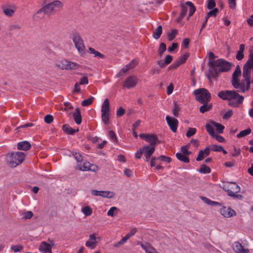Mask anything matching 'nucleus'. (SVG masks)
Instances as JSON below:
<instances>
[{"instance_id":"1","label":"nucleus","mask_w":253,"mask_h":253,"mask_svg":"<svg viewBox=\"0 0 253 253\" xmlns=\"http://www.w3.org/2000/svg\"><path fill=\"white\" fill-rule=\"evenodd\" d=\"M217 95L223 100H228V105L233 107H238L243 103L244 99L243 95H240L235 90L220 91Z\"/></svg>"},{"instance_id":"2","label":"nucleus","mask_w":253,"mask_h":253,"mask_svg":"<svg viewBox=\"0 0 253 253\" xmlns=\"http://www.w3.org/2000/svg\"><path fill=\"white\" fill-rule=\"evenodd\" d=\"M44 3L46 5L34 15V19L38 20L43 17V13L50 14L56 8H60L62 6V2L59 0H44Z\"/></svg>"},{"instance_id":"3","label":"nucleus","mask_w":253,"mask_h":253,"mask_svg":"<svg viewBox=\"0 0 253 253\" xmlns=\"http://www.w3.org/2000/svg\"><path fill=\"white\" fill-rule=\"evenodd\" d=\"M212 66L211 68L213 73H211V76L215 77L218 74L221 72H226L229 71L231 68L234 66V64L231 62H228L223 58L216 59L215 61H213Z\"/></svg>"},{"instance_id":"4","label":"nucleus","mask_w":253,"mask_h":253,"mask_svg":"<svg viewBox=\"0 0 253 253\" xmlns=\"http://www.w3.org/2000/svg\"><path fill=\"white\" fill-rule=\"evenodd\" d=\"M25 158V154L21 152L8 153L6 156V162L8 165L15 168L21 164Z\"/></svg>"},{"instance_id":"5","label":"nucleus","mask_w":253,"mask_h":253,"mask_svg":"<svg viewBox=\"0 0 253 253\" xmlns=\"http://www.w3.org/2000/svg\"><path fill=\"white\" fill-rule=\"evenodd\" d=\"M223 189L227 192L228 195L230 197L239 199L242 198L241 195L237 194L240 192V187L235 183H228L223 186Z\"/></svg>"},{"instance_id":"6","label":"nucleus","mask_w":253,"mask_h":253,"mask_svg":"<svg viewBox=\"0 0 253 253\" xmlns=\"http://www.w3.org/2000/svg\"><path fill=\"white\" fill-rule=\"evenodd\" d=\"M72 39L79 53L81 56H84L85 53V46L80 34L77 33H74Z\"/></svg>"},{"instance_id":"7","label":"nucleus","mask_w":253,"mask_h":253,"mask_svg":"<svg viewBox=\"0 0 253 253\" xmlns=\"http://www.w3.org/2000/svg\"><path fill=\"white\" fill-rule=\"evenodd\" d=\"M196 98L200 103H208L211 99V94L209 91L204 88L194 91Z\"/></svg>"},{"instance_id":"8","label":"nucleus","mask_w":253,"mask_h":253,"mask_svg":"<svg viewBox=\"0 0 253 253\" xmlns=\"http://www.w3.org/2000/svg\"><path fill=\"white\" fill-rule=\"evenodd\" d=\"M101 119L105 125L109 124L110 105L108 99L106 98L101 106Z\"/></svg>"},{"instance_id":"9","label":"nucleus","mask_w":253,"mask_h":253,"mask_svg":"<svg viewBox=\"0 0 253 253\" xmlns=\"http://www.w3.org/2000/svg\"><path fill=\"white\" fill-rule=\"evenodd\" d=\"M139 137L149 143L151 146L155 147L157 144L159 143L157 136L153 134L141 133L139 134Z\"/></svg>"},{"instance_id":"10","label":"nucleus","mask_w":253,"mask_h":253,"mask_svg":"<svg viewBox=\"0 0 253 253\" xmlns=\"http://www.w3.org/2000/svg\"><path fill=\"white\" fill-rule=\"evenodd\" d=\"M138 78L136 76L131 75L126 78L124 82L123 86L124 88L130 89L135 86L138 83Z\"/></svg>"},{"instance_id":"11","label":"nucleus","mask_w":253,"mask_h":253,"mask_svg":"<svg viewBox=\"0 0 253 253\" xmlns=\"http://www.w3.org/2000/svg\"><path fill=\"white\" fill-rule=\"evenodd\" d=\"M252 82L249 80H246L245 78L243 80L241 83L239 82V80L237 81V86H233L235 89H240L242 92H245L248 91L250 88V85Z\"/></svg>"},{"instance_id":"12","label":"nucleus","mask_w":253,"mask_h":253,"mask_svg":"<svg viewBox=\"0 0 253 253\" xmlns=\"http://www.w3.org/2000/svg\"><path fill=\"white\" fill-rule=\"evenodd\" d=\"M136 65L137 62L134 60H132L125 67L122 68L119 72L117 74L116 76L118 77L124 75L127 71L133 69L136 66Z\"/></svg>"},{"instance_id":"13","label":"nucleus","mask_w":253,"mask_h":253,"mask_svg":"<svg viewBox=\"0 0 253 253\" xmlns=\"http://www.w3.org/2000/svg\"><path fill=\"white\" fill-rule=\"evenodd\" d=\"M220 214L225 218H229L235 216L236 214L235 211L230 207H222L219 211Z\"/></svg>"},{"instance_id":"14","label":"nucleus","mask_w":253,"mask_h":253,"mask_svg":"<svg viewBox=\"0 0 253 253\" xmlns=\"http://www.w3.org/2000/svg\"><path fill=\"white\" fill-rule=\"evenodd\" d=\"M166 120L171 130L173 132H175L177 130L178 126V120L175 118H171L169 116L166 117Z\"/></svg>"},{"instance_id":"15","label":"nucleus","mask_w":253,"mask_h":253,"mask_svg":"<svg viewBox=\"0 0 253 253\" xmlns=\"http://www.w3.org/2000/svg\"><path fill=\"white\" fill-rule=\"evenodd\" d=\"M139 245H140L141 248L146 253H159L154 248L148 243H139Z\"/></svg>"},{"instance_id":"16","label":"nucleus","mask_w":253,"mask_h":253,"mask_svg":"<svg viewBox=\"0 0 253 253\" xmlns=\"http://www.w3.org/2000/svg\"><path fill=\"white\" fill-rule=\"evenodd\" d=\"M51 249L52 247L50 244L45 242H42L41 244L39 250L40 252L43 253H51Z\"/></svg>"},{"instance_id":"17","label":"nucleus","mask_w":253,"mask_h":253,"mask_svg":"<svg viewBox=\"0 0 253 253\" xmlns=\"http://www.w3.org/2000/svg\"><path fill=\"white\" fill-rule=\"evenodd\" d=\"M17 149L18 150L27 151L31 148L30 143L27 141H23L19 142L17 145Z\"/></svg>"},{"instance_id":"18","label":"nucleus","mask_w":253,"mask_h":253,"mask_svg":"<svg viewBox=\"0 0 253 253\" xmlns=\"http://www.w3.org/2000/svg\"><path fill=\"white\" fill-rule=\"evenodd\" d=\"M233 248L235 252L238 253H248L249 252L248 249H244L242 245L239 242L234 243Z\"/></svg>"},{"instance_id":"19","label":"nucleus","mask_w":253,"mask_h":253,"mask_svg":"<svg viewBox=\"0 0 253 253\" xmlns=\"http://www.w3.org/2000/svg\"><path fill=\"white\" fill-rule=\"evenodd\" d=\"M141 149L144 155H147L149 156H152V155L154 153L155 150V147L154 146L146 145L142 147Z\"/></svg>"},{"instance_id":"20","label":"nucleus","mask_w":253,"mask_h":253,"mask_svg":"<svg viewBox=\"0 0 253 253\" xmlns=\"http://www.w3.org/2000/svg\"><path fill=\"white\" fill-rule=\"evenodd\" d=\"M96 237L94 234H91L89 236V239L85 243V246L89 247L91 249L95 248L96 246Z\"/></svg>"},{"instance_id":"21","label":"nucleus","mask_w":253,"mask_h":253,"mask_svg":"<svg viewBox=\"0 0 253 253\" xmlns=\"http://www.w3.org/2000/svg\"><path fill=\"white\" fill-rule=\"evenodd\" d=\"M73 117L75 122L77 125L81 124L82 122V116L80 110L79 108H77L75 109V112L73 114Z\"/></svg>"},{"instance_id":"22","label":"nucleus","mask_w":253,"mask_h":253,"mask_svg":"<svg viewBox=\"0 0 253 253\" xmlns=\"http://www.w3.org/2000/svg\"><path fill=\"white\" fill-rule=\"evenodd\" d=\"M180 7L181 8L180 13L179 17L176 19V21L178 23L180 22L181 20L184 17L187 11V7L184 4H181Z\"/></svg>"},{"instance_id":"23","label":"nucleus","mask_w":253,"mask_h":253,"mask_svg":"<svg viewBox=\"0 0 253 253\" xmlns=\"http://www.w3.org/2000/svg\"><path fill=\"white\" fill-rule=\"evenodd\" d=\"M241 75V72H237L234 71L232 76L231 84L233 86H237V81L239 80L238 78Z\"/></svg>"},{"instance_id":"24","label":"nucleus","mask_w":253,"mask_h":253,"mask_svg":"<svg viewBox=\"0 0 253 253\" xmlns=\"http://www.w3.org/2000/svg\"><path fill=\"white\" fill-rule=\"evenodd\" d=\"M245 49V45L244 44H241L239 46V50L238 51L236 58L238 60H242L244 57V51Z\"/></svg>"},{"instance_id":"25","label":"nucleus","mask_w":253,"mask_h":253,"mask_svg":"<svg viewBox=\"0 0 253 253\" xmlns=\"http://www.w3.org/2000/svg\"><path fill=\"white\" fill-rule=\"evenodd\" d=\"M200 198L203 202H204V203H205L206 204H207L208 205H210L211 206L220 205V204L219 203L215 202V201H211V200H210V199H209L206 197L201 196V197H200Z\"/></svg>"},{"instance_id":"26","label":"nucleus","mask_w":253,"mask_h":253,"mask_svg":"<svg viewBox=\"0 0 253 253\" xmlns=\"http://www.w3.org/2000/svg\"><path fill=\"white\" fill-rule=\"evenodd\" d=\"M90 166V163L87 162H84L82 165L81 164H79L77 166V169L81 171H89V168Z\"/></svg>"},{"instance_id":"27","label":"nucleus","mask_w":253,"mask_h":253,"mask_svg":"<svg viewBox=\"0 0 253 253\" xmlns=\"http://www.w3.org/2000/svg\"><path fill=\"white\" fill-rule=\"evenodd\" d=\"M176 158L184 163H188L189 162V159L187 155H185L181 153H177L175 155Z\"/></svg>"},{"instance_id":"28","label":"nucleus","mask_w":253,"mask_h":253,"mask_svg":"<svg viewBox=\"0 0 253 253\" xmlns=\"http://www.w3.org/2000/svg\"><path fill=\"white\" fill-rule=\"evenodd\" d=\"M162 33V26L161 25H159L157 27L155 31L153 32V37L156 39H159Z\"/></svg>"},{"instance_id":"29","label":"nucleus","mask_w":253,"mask_h":253,"mask_svg":"<svg viewBox=\"0 0 253 253\" xmlns=\"http://www.w3.org/2000/svg\"><path fill=\"white\" fill-rule=\"evenodd\" d=\"M68 60L66 59L61 60L57 64V66L63 70H67Z\"/></svg>"},{"instance_id":"30","label":"nucleus","mask_w":253,"mask_h":253,"mask_svg":"<svg viewBox=\"0 0 253 253\" xmlns=\"http://www.w3.org/2000/svg\"><path fill=\"white\" fill-rule=\"evenodd\" d=\"M88 50L90 53L94 54V57H97L100 59H103L105 58V55L98 51L95 50L92 47H89Z\"/></svg>"},{"instance_id":"31","label":"nucleus","mask_w":253,"mask_h":253,"mask_svg":"<svg viewBox=\"0 0 253 253\" xmlns=\"http://www.w3.org/2000/svg\"><path fill=\"white\" fill-rule=\"evenodd\" d=\"M198 171L201 173L207 174L210 173L211 169L210 167L207 166L206 165H202L198 170Z\"/></svg>"},{"instance_id":"32","label":"nucleus","mask_w":253,"mask_h":253,"mask_svg":"<svg viewBox=\"0 0 253 253\" xmlns=\"http://www.w3.org/2000/svg\"><path fill=\"white\" fill-rule=\"evenodd\" d=\"M185 4L189 6L190 7L189 11V17L188 18L193 15V14L195 12V7L194 5H193V3L191 1H186L185 2Z\"/></svg>"},{"instance_id":"33","label":"nucleus","mask_w":253,"mask_h":253,"mask_svg":"<svg viewBox=\"0 0 253 253\" xmlns=\"http://www.w3.org/2000/svg\"><path fill=\"white\" fill-rule=\"evenodd\" d=\"M81 211L86 216L90 215L92 212V209L88 206L82 208Z\"/></svg>"},{"instance_id":"34","label":"nucleus","mask_w":253,"mask_h":253,"mask_svg":"<svg viewBox=\"0 0 253 253\" xmlns=\"http://www.w3.org/2000/svg\"><path fill=\"white\" fill-rule=\"evenodd\" d=\"M62 129L64 132L69 134H73L76 130L75 129H73L72 127H69L67 125H64L62 126Z\"/></svg>"},{"instance_id":"35","label":"nucleus","mask_w":253,"mask_h":253,"mask_svg":"<svg viewBox=\"0 0 253 253\" xmlns=\"http://www.w3.org/2000/svg\"><path fill=\"white\" fill-rule=\"evenodd\" d=\"M81 66L75 63L68 61L67 70H77Z\"/></svg>"},{"instance_id":"36","label":"nucleus","mask_w":253,"mask_h":253,"mask_svg":"<svg viewBox=\"0 0 253 253\" xmlns=\"http://www.w3.org/2000/svg\"><path fill=\"white\" fill-rule=\"evenodd\" d=\"M211 123L216 127L217 131L219 133H222L224 128V126L222 125L213 121L211 122Z\"/></svg>"},{"instance_id":"37","label":"nucleus","mask_w":253,"mask_h":253,"mask_svg":"<svg viewBox=\"0 0 253 253\" xmlns=\"http://www.w3.org/2000/svg\"><path fill=\"white\" fill-rule=\"evenodd\" d=\"M115 195L114 192L109 191H102L101 197L107 198H112Z\"/></svg>"},{"instance_id":"38","label":"nucleus","mask_w":253,"mask_h":253,"mask_svg":"<svg viewBox=\"0 0 253 253\" xmlns=\"http://www.w3.org/2000/svg\"><path fill=\"white\" fill-rule=\"evenodd\" d=\"M15 11V8H11L4 7L3 8V11L4 13L6 15L8 16H12L14 14Z\"/></svg>"},{"instance_id":"39","label":"nucleus","mask_w":253,"mask_h":253,"mask_svg":"<svg viewBox=\"0 0 253 253\" xmlns=\"http://www.w3.org/2000/svg\"><path fill=\"white\" fill-rule=\"evenodd\" d=\"M203 105L200 107V111L202 113H204L205 112L208 111L210 110L211 105L210 104H208L207 103H202Z\"/></svg>"},{"instance_id":"40","label":"nucleus","mask_w":253,"mask_h":253,"mask_svg":"<svg viewBox=\"0 0 253 253\" xmlns=\"http://www.w3.org/2000/svg\"><path fill=\"white\" fill-rule=\"evenodd\" d=\"M178 33V31L176 29H172L170 32L168 33V40L169 41L173 40Z\"/></svg>"},{"instance_id":"41","label":"nucleus","mask_w":253,"mask_h":253,"mask_svg":"<svg viewBox=\"0 0 253 253\" xmlns=\"http://www.w3.org/2000/svg\"><path fill=\"white\" fill-rule=\"evenodd\" d=\"M251 132V129L250 128H248L245 130H243L240 132L237 135L238 138H241L247 136L250 134Z\"/></svg>"},{"instance_id":"42","label":"nucleus","mask_w":253,"mask_h":253,"mask_svg":"<svg viewBox=\"0 0 253 253\" xmlns=\"http://www.w3.org/2000/svg\"><path fill=\"white\" fill-rule=\"evenodd\" d=\"M206 128L207 129V131L208 132L209 134L212 137L213 135H215V132L214 130V128L213 126L209 124H208L206 125Z\"/></svg>"},{"instance_id":"43","label":"nucleus","mask_w":253,"mask_h":253,"mask_svg":"<svg viewBox=\"0 0 253 253\" xmlns=\"http://www.w3.org/2000/svg\"><path fill=\"white\" fill-rule=\"evenodd\" d=\"M172 60V56L170 55H168L166 56L165 63H159V65L161 67H164L165 66V64H169Z\"/></svg>"},{"instance_id":"44","label":"nucleus","mask_w":253,"mask_h":253,"mask_svg":"<svg viewBox=\"0 0 253 253\" xmlns=\"http://www.w3.org/2000/svg\"><path fill=\"white\" fill-rule=\"evenodd\" d=\"M93 100V97L92 96H90L89 98H88L87 99L84 100L82 102L81 104L83 106H87L92 103Z\"/></svg>"},{"instance_id":"45","label":"nucleus","mask_w":253,"mask_h":253,"mask_svg":"<svg viewBox=\"0 0 253 253\" xmlns=\"http://www.w3.org/2000/svg\"><path fill=\"white\" fill-rule=\"evenodd\" d=\"M157 159L161 161L166 162L168 163H169L171 160L170 157L165 155H161L160 156L157 157Z\"/></svg>"},{"instance_id":"46","label":"nucleus","mask_w":253,"mask_h":253,"mask_svg":"<svg viewBox=\"0 0 253 253\" xmlns=\"http://www.w3.org/2000/svg\"><path fill=\"white\" fill-rule=\"evenodd\" d=\"M189 57V54H185L183 55H181L180 56L178 59L177 60V61L180 64H182L184 62H185V61L187 60L188 57Z\"/></svg>"},{"instance_id":"47","label":"nucleus","mask_w":253,"mask_h":253,"mask_svg":"<svg viewBox=\"0 0 253 253\" xmlns=\"http://www.w3.org/2000/svg\"><path fill=\"white\" fill-rule=\"evenodd\" d=\"M209 64L210 67H211L212 66L211 63L213 61H216V60L215 59V56L213 52H210L209 54Z\"/></svg>"},{"instance_id":"48","label":"nucleus","mask_w":253,"mask_h":253,"mask_svg":"<svg viewBox=\"0 0 253 253\" xmlns=\"http://www.w3.org/2000/svg\"><path fill=\"white\" fill-rule=\"evenodd\" d=\"M72 155L78 163H81L83 161L82 155L78 152H73Z\"/></svg>"},{"instance_id":"49","label":"nucleus","mask_w":253,"mask_h":253,"mask_svg":"<svg viewBox=\"0 0 253 253\" xmlns=\"http://www.w3.org/2000/svg\"><path fill=\"white\" fill-rule=\"evenodd\" d=\"M166 44L163 42L161 43L159 46V49H158L159 54H160V55H162V54L163 53V52L166 51Z\"/></svg>"},{"instance_id":"50","label":"nucleus","mask_w":253,"mask_h":253,"mask_svg":"<svg viewBox=\"0 0 253 253\" xmlns=\"http://www.w3.org/2000/svg\"><path fill=\"white\" fill-rule=\"evenodd\" d=\"M218 11V9L217 8H215L211 10L210 12H209L207 15V16L209 18L211 16L215 17Z\"/></svg>"},{"instance_id":"51","label":"nucleus","mask_w":253,"mask_h":253,"mask_svg":"<svg viewBox=\"0 0 253 253\" xmlns=\"http://www.w3.org/2000/svg\"><path fill=\"white\" fill-rule=\"evenodd\" d=\"M196 132V129L195 128H189L186 133V136L187 137H190L195 134Z\"/></svg>"},{"instance_id":"52","label":"nucleus","mask_w":253,"mask_h":253,"mask_svg":"<svg viewBox=\"0 0 253 253\" xmlns=\"http://www.w3.org/2000/svg\"><path fill=\"white\" fill-rule=\"evenodd\" d=\"M207 8L209 9H213L215 6V2L214 0H208Z\"/></svg>"},{"instance_id":"53","label":"nucleus","mask_w":253,"mask_h":253,"mask_svg":"<svg viewBox=\"0 0 253 253\" xmlns=\"http://www.w3.org/2000/svg\"><path fill=\"white\" fill-rule=\"evenodd\" d=\"M44 122L47 124H50L53 121V117L51 115H47L44 118Z\"/></svg>"},{"instance_id":"54","label":"nucleus","mask_w":253,"mask_h":253,"mask_svg":"<svg viewBox=\"0 0 253 253\" xmlns=\"http://www.w3.org/2000/svg\"><path fill=\"white\" fill-rule=\"evenodd\" d=\"M11 249L15 253H16L22 251L23 247L19 245H13L11 246Z\"/></svg>"},{"instance_id":"55","label":"nucleus","mask_w":253,"mask_h":253,"mask_svg":"<svg viewBox=\"0 0 253 253\" xmlns=\"http://www.w3.org/2000/svg\"><path fill=\"white\" fill-rule=\"evenodd\" d=\"M108 136L111 140L113 141H116L117 140V137L115 132L113 130H110L108 132Z\"/></svg>"},{"instance_id":"56","label":"nucleus","mask_w":253,"mask_h":253,"mask_svg":"<svg viewBox=\"0 0 253 253\" xmlns=\"http://www.w3.org/2000/svg\"><path fill=\"white\" fill-rule=\"evenodd\" d=\"M181 151L182 154L186 155L187 156L190 155L191 154V152L188 151V146H183L181 148Z\"/></svg>"},{"instance_id":"57","label":"nucleus","mask_w":253,"mask_h":253,"mask_svg":"<svg viewBox=\"0 0 253 253\" xmlns=\"http://www.w3.org/2000/svg\"><path fill=\"white\" fill-rule=\"evenodd\" d=\"M229 6L231 9H235L236 7V0H227Z\"/></svg>"},{"instance_id":"58","label":"nucleus","mask_w":253,"mask_h":253,"mask_svg":"<svg viewBox=\"0 0 253 253\" xmlns=\"http://www.w3.org/2000/svg\"><path fill=\"white\" fill-rule=\"evenodd\" d=\"M233 115V112L231 110L228 111L226 112L223 116V119L224 120L229 119Z\"/></svg>"},{"instance_id":"59","label":"nucleus","mask_w":253,"mask_h":253,"mask_svg":"<svg viewBox=\"0 0 253 253\" xmlns=\"http://www.w3.org/2000/svg\"><path fill=\"white\" fill-rule=\"evenodd\" d=\"M222 147L219 145H213L211 146V149L214 152H221Z\"/></svg>"},{"instance_id":"60","label":"nucleus","mask_w":253,"mask_h":253,"mask_svg":"<svg viewBox=\"0 0 253 253\" xmlns=\"http://www.w3.org/2000/svg\"><path fill=\"white\" fill-rule=\"evenodd\" d=\"M88 83V79L86 77H83L80 79L79 84L81 85L87 84Z\"/></svg>"},{"instance_id":"61","label":"nucleus","mask_w":253,"mask_h":253,"mask_svg":"<svg viewBox=\"0 0 253 253\" xmlns=\"http://www.w3.org/2000/svg\"><path fill=\"white\" fill-rule=\"evenodd\" d=\"M117 210V208L115 207H111L109 210L107 212V215L108 216H110L113 217L114 216V213L115 211Z\"/></svg>"},{"instance_id":"62","label":"nucleus","mask_w":253,"mask_h":253,"mask_svg":"<svg viewBox=\"0 0 253 253\" xmlns=\"http://www.w3.org/2000/svg\"><path fill=\"white\" fill-rule=\"evenodd\" d=\"M33 215V213L31 211H28L24 213L23 217L25 219H30Z\"/></svg>"},{"instance_id":"63","label":"nucleus","mask_w":253,"mask_h":253,"mask_svg":"<svg viewBox=\"0 0 253 253\" xmlns=\"http://www.w3.org/2000/svg\"><path fill=\"white\" fill-rule=\"evenodd\" d=\"M240 154V149L236 148L235 147L234 148V151L231 152V154L233 157H237Z\"/></svg>"},{"instance_id":"64","label":"nucleus","mask_w":253,"mask_h":253,"mask_svg":"<svg viewBox=\"0 0 253 253\" xmlns=\"http://www.w3.org/2000/svg\"><path fill=\"white\" fill-rule=\"evenodd\" d=\"M125 112V109L122 107H120L117 111V116L118 117H121L124 114Z\"/></svg>"}]
</instances>
